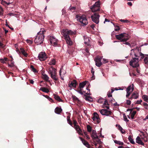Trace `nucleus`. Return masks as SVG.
<instances>
[{"label":"nucleus","mask_w":148,"mask_h":148,"mask_svg":"<svg viewBox=\"0 0 148 148\" xmlns=\"http://www.w3.org/2000/svg\"><path fill=\"white\" fill-rule=\"evenodd\" d=\"M100 6V1H98L96 2L90 9L92 12H94L99 10Z\"/></svg>","instance_id":"obj_7"},{"label":"nucleus","mask_w":148,"mask_h":148,"mask_svg":"<svg viewBox=\"0 0 148 148\" xmlns=\"http://www.w3.org/2000/svg\"><path fill=\"white\" fill-rule=\"evenodd\" d=\"M84 43L86 45H88L89 42V39L88 38L86 37V38L84 37Z\"/></svg>","instance_id":"obj_32"},{"label":"nucleus","mask_w":148,"mask_h":148,"mask_svg":"<svg viewBox=\"0 0 148 148\" xmlns=\"http://www.w3.org/2000/svg\"><path fill=\"white\" fill-rule=\"evenodd\" d=\"M67 121L68 123L71 125H72V123H71V121L70 120V119H67Z\"/></svg>","instance_id":"obj_57"},{"label":"nucleus","mask_w":148,"mask_h":148,"mask_svg":"<svg viewBox=\"0 0 148 148\" xmlns=\"http://www.w3.org/2000/svg\"><path fill=\"white\" fill-rule=\"evenodd\" d=\"M49 73L50 74L56 72V69L52 67L49 68Z\"/></svg>","instance_id":"obj_26"},{"label":"nucleus","mask_w":148,"mask_h":148,"mask_svg":"<svg viewBox=\"0 0 148 148\" xmlns=\"http://www.w3.org/2000/svg\"><path fill=\"white\" fill-rule=\"evenodd\" d=\"M87 130L88 132H91V127L89 125L87 126Z\"/></svg>","instance_id":"obj_43"},{"label":"nucleus","mask_w":148,"mask_h":148,"mask_svg":"<svg viewBox=\"0 0 148 148\" xmlns=\"http://www.w3.org/2000/svg\"><path fill=\"white\" fill-rule=\"evenodd\" d=\"M40 90H41L42 92L46 93H48L49 92V90L45 87H41L40 88Z\"/></svg>","instance_id":"obj_28"},{"label":"nucleus","mask_w":148,"mask_h":148,"mask_svg":"<svg viewBox=\"0 0 148 148\" xmlns=\"http://www.w3.org/2000/svg\"><path fill=\"white\" fill-rule=\"evenodd\" d=\"M142 101V100L141 99H140L137 101L136 103L138 104H140Z\"/></svg>","instance_id":"obj_58"},{"label":"nucleus","mask_w":148,"mask_h":148,"mask_svg":"<svg viewBox=\"0 0 148 148\" xmlns=\"http://www.w3.org/2000/svg\"><path fill=\"white\" fill-rule=\"evenodd\" d=\"M86 82H84L82 83H80L79 84V88L83 89L84 86L86 85Z\"/></svg>","instance_id":"obj_27"},{"label":"nucleus","mask_w":148,"mask_h":148,"mask_svg":"<svg viewBox=\"0 0 148 148\" xmlns=\"http://www.w3.org/2000/svg\"><path fill=\"white\" fill-rule=\"evenodd\" d=\"M91 137L94 139H95L98 138V136L97 135V133L95 131L93 130L92 132Z\"/></svg>","instance_id":"obj_21"},{"label":"nucleus","mask_w":148,"mask_h":148,"mask_svg":"<svg viewBox=\"0 0 148 148\" xmlns=\"http://www.w3.org/2000/svg\"><path fill=\"white\" fill-rule=\"evenodd\" d=\"M8 60V59L6 58H1L0 59V61L1 63H5V62Z\"/></svg>","instance_id":"obj_39"},{"label":"nucleus","mask_w":148,"mask_h":148,"mask_svg":"<svg viewBox=\"0 0 148 148\" xmlns=\"http://www.w3.org/2000/svg\"><path fill=\"white\" fill-rule=\"evenodd\" d=\"M127 4L130 6H132V3L131 2H129L127 3Z\"/></svg>","instance_id":"obj_63"},{"label":"nucleus","mask_w":148,"mask_h":148,"mask_svg":"<svg viewBox=\"0 0 148 148\" xmlns=\"http://www.w3.org/2000/svg\"><path fill=\"white\" fill-rule=\"evenodd\" d=\"M31 68L32 70L33 71L34 73L36 72V70L35 69L34 66L32 65L31 66Z\"/></svg>","instance_id":"obj_44"},{"label":"nucleus","mask_w":148,"mask_h":148,"mask_svg":"<svg viewBox=\"0 0 148 148\" xmlns=\"http://www.w3.org/2000/svg\"><path fill=\"white\" fill-rule=\"evenodd\" d=\"M45 97H46L48 99L49 101H53V99L51 98H50V97H49V96H47V95H46V96H45Z\"/></svg>","instance_id":"obj_53"},{"label":"nucleus","mask_w":148,"mask_h":148,"mask_svg":"<svg viewBox=\"0 0 148 148\" xmlns=\"http://www.w3.org/2000/svg\"><path fill=\"white\" fill-rule=\"evenodd\" d=\"M62 111V109L60 108H56L55 110V112L57 114H60Z\"/></svg>","instance_id":"obj_25"},{"label":"nucleus","mask_w":148,"mask_h":148,"mask_svg":"<svg viewBox=\"0 0 148 148\" xmlns=\"http://www.w3.org/2000/svg\"><path fill=\"white\" fill-rule=\"evenodd\" d=\"M66 72L63 69H61L59 72V74L61 79L64 80V77L65 76Z\"/></svg>","instance_id":"obj_14"},{"label":"nucleus","mask_w":148,"mask_h":148,"mask_svg":"<svg viewBox=\"0 0 148 148\" xmlns=\"http://www.w3.org/2000/svg\"><path fill=\"white\" fill-rule=\"evenodd\" d=\"M84 134L85 136H86V138L87 139H90V137L87 134V132H84Z\"/></svg>","instance_id":"obj_49"},{"label":"nucleus","mask_w":148,"mask_h":148,"mask_svg":"<svg viewBox=\"0 0 148 148\" xmlns=\"http://www.w3.org/2000/svg\"><path fill=\"white\" fill-rule=\"evenodd\" d=\"M120 29V28L119 26H116L115 27V30L116 31H118L119 29Z\"/></svg>","instance_id":"obj_54"},{"label":"nucleus","mask_w":148,"mask_h":148,"mask_svg":"<svg viewBox=\"0 0 148 148\" xmlns=\"http://www.w3.org/2000/svg\"><path fill=\"white\" fill-rule=\"evenodd\" d=\"M104 100L102 99H99L98 101V102L100 103H102L104 101Z\"/></svg>","instance_id":"obj_45"},{"label":"nucleus","mask_w":148,"mask_h":148,"mask_svg":"<svg viewBox=\"0 0 148 148\" xmlns=\"http://www.w3.org/2000/svg\"><path fill=\"white\" fill-rule=\"evenodd\" d=\"M104 101V103L103 105V107H105L108 109H109V107L108 106H107V105H108V101L106 100L105 101Z\"/></svg>","instance_id":"obj_34"},{"label":"nucleus","mask_w":148,"mask_h":148,"mask_svg":"<svg viewBox=\"0 0 148 148\" xmlns=\"http://www.w3.org/2000/svg\"><path fill=\"white\" fill-rule=\"evenodd\" d=\"M144 63L145 64L147 65L148 64V55L146 56H144Z\"/></svg>","instance_id":"obj_31"},{"label":"nucleus","mask_w":148,"mask_h":148,"mask_svg":"<svg viewBox=\"0 0 148 148\" xmlns=\"http://www.w3.org/2000/svg\"><path fill=\"white\" fill-rule=\"evenodd\" d=\"M143 141V140L141 139L140 136H137L136 138V142L140 145H144V144Z\"/></svg>","instance_id":"obj_16"},{"label":"nucleus","mask_w":148,"mask_h":148,"mask_svg":"<svg viewBox=\"0 0 148 148\" xmlns=\"http://www.w3.org/2000/svg\"><path fill=\"white\" fill-rule=\"evenodd\" d=\"M94 116L92 117V119L94 122H97L98 123H99L98 120L99 119V117L98 114L96 112H94L93 113Z\"/></svg>","instance_id":"obj_15"},{"label":"nucleus","mask_w":148,"mask_h":148,"mask_svg":"<svg viewBox=\"0 0 148 148\" xmlns=\"http://www.w3.org/2000/svg\"><path fill=\"white\" fill-rule=\"evenodd\" d=\"M142 98L145 101L148 103V96L144 95L143 96Z\"/></svg>","instance_id":"obj_35"},{"label":"nucleus","mask_w":148,"mask_h":148,"mask_svg":"<svg viewBox=\"0 0 148 148\" xmlns=\"http://www.w3.org/2000/svg\"><path fill=\"white\" fill-rule=\"evenodd\" d=\"M120 21L123 23H128L129 22L127 20H124L122 19H120Z\"/></svg>","instance_id":"obj_51"},{"label":"nucleus","mask_w":148,"mask_h":148,"mask_svg":"<svg viewBox=\"0 0 148 148\" xmlns=\"http://www.w3.org/2000/svg\"><path fill=\"white\" fill-rule=\"evenodd\" d=\"M114 142L116 144H118V145H123L124 144L123 143V142L117 140H114Z\"/></svg>","instance_id":"obj_38"},{"label":"nucleus","mask_w":148,"mask_h":148,"mask_svg":"<svg viewBox=\"0 0 148 148\" xmlns=\"http://www.w3.org/2000/svg\"><path fill=\"white\" fill-rule=\"evenodd\" d=\"M50 75L52 79L56 81L57 80L58 78L57 77V73L56 72L51 74Z\"/></svg>","instance_id":"obj_22"},{"label":"nucleus","mask_w":148,"mask_h":148,"mask_svg":"<svg viewBox=\"0 0 148 148\" xmlns=\"http://www.w3.org/2000/svg\"><path fill=\"white\" fill-rule=\"evenodd\" d=\"M136 113V111H133L131 113V118L132 119H134V117L135 114Z\"/></svg>","instance_id":"obj_41"},{"label":"nucleus","mask_w":148,"mask_h":148,"mask_svg":"<svg viewBox=\"0 0 148 148\" xmlns=\"http://www.w3.org/2000/svg\"><path fill=\"white\" fill-rule=\"evenodd\" d=\"M118 126V129L122 134H125V131L123 129L121 126L119 125H116V126Z\"/></svg>","instance_id":"obj_24"},{"label":"nucleus","mask_w":148,"mask_h":148,"mask_svg":"<svg viewBox=\"0 0 148 148\" xmlns=\"http://www.w3.org/2000/svg\"><path fill=\"white\" fill-rule=\"evenodd\" d=\"M82 89L78 88L77 89V90L76 91L81 94L82 95L83 94V93L82 92Z\"/></svg>","instance_id":"obj_42"},{"label":"nucleus","mask_w":148,"mask_h":148,"mask_svg":"<svg viewBox=\"0 0 148 148\" xmlns=\"http://www.w3.org/2000/svg\"><path fill=\"white\" fill-rule=\"evenodd\" d=\"M100 113L103 115L106 116H109L111 114V112L110 110H108L106 109H103L99 110Z\"/></svg>","instance_id":"obj_13"},{"label":"nucleus","mask_w":148,"mask_h":148,"mask_svg":"<svg viewBox=\"0 0 148 148\" xmlns=\"http://www.w3.org/2000/svg\"><path fill=\"white\" fill-rule=\"evenodd\" d=\"M112 93L110 91H109L107 93V95L108 97H112Z\"/></svg>","instance_id":"obj_48"},{"label":"nucleus","mask_w":148,"mask_h":148,"mask_svg":"<svg viewBox=\"0 0 148 148\" xmlns=\"http://www.w3.org/2000/svg\"><path fill=\"white\" fill-rule=\"evenodd\" d=\"M99 17L100 16L98 14L95 13L91 16V18L93 22L96 24H98L99 22Z\"/></svg>","instance_id":"obj_8"},{"label":"nucleus","mask_w":148,"mask_h":148,"mask_svg":"<svg viewBox=\"0 0 148 148\" xmlns=\"http://www.w3.org/2000/svg\"><path fill=\"white\" fill-rule=\"evenodd\" d=\"M134 89V85L132 84L129 86L126 89V96L127 98H128L130 95V94L133 92Z\"/></svg>","instance_id":"obj_9"},{"label":"nucleus","mask_w":148,"mask_h":148,"mask_svg":"<svg viewBox=\"0 0 148 148\" xmlns=\"http://www.w3.org/2000/svg\"><path fill=\"white\" fill-rule=\"evenodd\" d=\"M61 34L64 37L66 43L69 45H72V42L69 36V35H73L75 34V32L71 30L68 29H63L62 30Z\"/></svg>","instance_id":"obj_1"},{"label":"nucleus","mask_w":148,"mask_h":148,"mask_svg":"<svg viewBox=\"0 0 148 148\" xmlns=\"http://www.w3.org/2000/svg\"><path fill=\"white\" fill-rule=\"evenodd\" d=\"M21 51L22 54L25 56L26 57L27 55V54L25 52V51L23 48H21L20 49Z\"/></svg>","instance_id":"obj_36"},{"label":"nucleus","mask_w":148,"mask_h":148,"mask_svg":"<svg viewBox=\"0 0 148 148\" xmlns=\"http://www.w3.org/2000/svg\"><path fill=\"white\" fill-rule=\"evenodd\" d=\"M53 95L54 96V97L55 99L56 100L59 101H62V100L60 98V97L58 96L55 94H54Z\"/></svg>","instance_id":"obj_30"},{"label":"nucleus","mask_w":148,"mask_h":148,"mask_svg":"<svg viewBox=\"0 0 148 148\" xmlns=\"http://www.w3.org/2000/svg\"><path fill=\"white\" fill-rule=\"evenodd\" d=\"M45 31L43 29H41L40 31L37 33L34 40V42L37 45L41 44L43 41L44 38V34Z\"/></svg>","instance_id":"obj_3"},{"label":"nucleus","mask_w":148,"mask_h":148,"mask_svg":"<svg viewBox=\"0 0 148 148\" xmlns=\"http://www.w3.org/2000/svg\"><path fill=\"white\" fill-rule=\"evenodd\" d=\"M76 85V81L75 80H74L71 82V83L69 85V86L70 87H75Z\"/></svg>","instance_id":"obj_23"},{"label":"nucleus","mask_w":148,"mask_h":148,"mask_svg":"<svg viewBox=\"0 0 148 148\" xmlns=\"http://www.w3.org/2000/svg\"><path fill=\"white\" fill-rule=\"evenodd\" d=\"M128 139L130 141V142L132 144H134L135 143V142L133 139L132 137L131 136H130L128 137Z\"/></svg>","instance_id":"obj_37"},{"label":"nucleus","mask_w":148,"mask_h":148,"mask_svg":"<svg viewBox=\"0 0 148 148\" xmlns=\"http://www.w3.org/2000/svg\"><path fill=\"white\" fill-rule=\"evenodd\" d=\"M138 97V94L137 92H133L132 94L131 97L130 98V99H132L134 98L137 99Z\"/></svg>","instance_id":"obj_20"},{"label":"nucleus","mask_w":148,"mask_h":148,"mask_svg":"<svg viewBox=\"0 0 148 148\" xmlns=\"http://www.w3.org/2000/svg\"><path fill=\"white\" fill-rule=\"evenodd\" d=\"M141 134H139V136L141 139L143 140L144 142H147V132H145L144 133L142 131H140Z\"/></svg>","instance_id":"obj_10"},{"label":"nucleus","mask_w":148,"mask_h":148,"mask_svg":"<svg viewBox=\"0 0 148 148\" xmlns=\"http://www.w3.org/2000/svg\"><path fill=\"white\" fill-rule=\"evenodd\" d=\"M86 100L89 101H92V99L91 98V97H90V96H88L87 97H86Z\"/></svg>","instance_id":"obj_46"},{"label":"nucleus","mask_w":148,"mask_h":148,"mask_svg":"<svg viewBox=\"0 0 148 148\" xmlns=\"http://www.w3.org/2000/svg\"><path fill=\"white\" fill-rule=\"evenodd\" d=\"M147 119H148V115L144 119H143V120L145 121Z\"/></svg>","instance_id":"obj_64"},{"label":"nucleus","mask_w":148,"mask_h":148,"mask_svg":"<svg viewBox=\"0 0 148 148\" xmlns=\"http://www.w3.org/2000/svg\"><path fill=\"white\" fill-rule=\"evenodd\" d=\"M123 43L126 45H128L129 46H131L130 44L127 42H125V43Z\"/></svg>","instance_id":"obj_62"},{"label":"nucleus","mask_w":148,"mask_h":148,"mask_svg":"<svg viewBox=\"0 0 148 148\" xmlns=\"http://www.w3.org/2000/svg\"><path fill=\"white\" fill-rule=\"evenodd\" d=\"M42 77L46 81L48 80L49 77L47 75L45 74H42Z\"/></svg>","instance_id":"obj_33"},{"label":"nucleus","mask_w":148,"mask_h":148,"mask_svg":"<svg viewBox=\"0 0 148 148\" xmlns=\"http://www.w3.org/2000/svg\"><path fill=\"white\" fill-rule=\"evenodd\" d=\"M56 63V60L55 59H53L51 60L49 62V64L50 65H55Z\"/></svg>","instance_id":"obj_29"},{"label":"nucleus","mask_w":148,"mask_h":148,"mask_svg":"<svg viewBox=\"0 0 148 148\" xmlns=\"http://www.w3.org/2000/svg\"><path fill=\"white\" fill-rule=\"evenodd\" d=\"M95 25L94 24H92L90 25V27L92 29H94V28L95 27Z\"/></svg>","instance_id":"obj_59"},{"label":"nucleus","mask_w":148,"mask_h":148,"mask_svg":"<svg viewBox=\"0 0 148 148\" xmlns=\"http://www.w3.org/2000/svg\"><path fill=\"white\" fill-rule=\"evenodd\" d=\"M73 123L74 126V127H75L76 126H78V125H77V121L76 120H74L73 121Z\"/></svg>","instance_id":"obj_47"},{"label":"nucleus","mask_w":148,"mask_h":148,"mask_svg":"<svg viewBox=\"0 0 148 148\" xmlns=\"http://www.w3.org/2000/svg\"><path fill=\"white\" fill-rule=\"evenodd\" d=\"M79 138L82 141V142L84 144V145L86 146V147H87L88 148H89V144L88 143V142L86 141L85 140L83 139L81 137H79Z\"/></svg>","instance_id":"obj_19"},{"label":"nucleus","mask_w":148,"mask_h":148,"mask_svg":"<svg viewBox=\"0 0 148 148\" xmlns=\"http://www.w3.org/2000/svg\"><path fill=\"white\" fill-rule=\"evenodd\" d=\"M115 37L117 39L121 40V42H125L129 38L128 35L125 33L116 35Z\"/></svg>","instance_id":"obj_5"},{"label":"nucleus","mask_w":148,"mask_h":148,"mask_svg":"<svg viewBox=\"0 0 148 148\" xmlns=\"http://www.w3.org/2000/svg\"><path fill=\"white\" fill-rule=\"evenodd\" d=\"M131 102L129 100H126V104L128 105H130L131 103Z\"/></svg>","instance_id":"obj_52"},{"label":"nucleus","mask_w":148,"mask_h":148,"mask_svg":"<svg viewBox=\"0 0 148 148\" xmlns=\"http://www.w3.org/2000/svg\"><path fill=\"white\" fill-rule=\"evenodd\" d=\"M4 47L3 45L1 42H0V47L3 48Z\"/></svg>","instance_id":"obj_61"},{"label":"nucleus","mask_w":148,"mask_h":148,"mask_svg":"<svg viewBox=\"0 0 148 148\" xmlns=\"http://www.w3.org/2000/svg\"><path fill=\"white\" fill-rule=\"evenodd\" d=\"M75 129L77 131V132L79 135L83 136V134L82 133V131L81 129L80 128L79 126H76L75 127H74Z\"/></svg>","instance_id":"obj_18"},{"label":"nucleus","mask_w":148,"mask_h":148,"mask_svg":"<svg viewBox=\"0 0 148 148\" xmlns=\"http://www.w3.org/2000/svg\"><path fill=\"white\" fill-rule=\"evenodd\" d=\"M76 17L77 21H79L82 25L84 26L88 24V22L86 16L84 15L79 16L77 15Z\"/></svg>","instance_id":"obj_4"},{"label":"nucleus","mask_w":148,"mask_h":148,"mask_svg":"<svg viewBox=\"0 0 148 148\" xmlns=\"http://www.w3.org/2000/svg\"><path fill=\"white\" fill-rule=\"evenodd\" d=\"M27 42L29 43L30 44H31L32 43L33 41L32 40H30L28 39H27L26 40Z\"/></svg>","instance_id":"obj_55"},{"label":"nucleus","mask_w":148,"mask_h":148,"mask_svg":"<svg viewBox=\"0 0 148 148\" xmlns=\"http://www.w3.org/2000/svg\"><path fill=\"white\" fill-rule=\"evenodd\" d=\"M95 61L96 63V65L98 67H100L101 66L102 64L101 62V59L100 58L97 57L95 59Z\"/></svg>","instance_id":"obj_17"},{"label":"nucleus","mask_w":148,"mask_h":148,"mask_svg":"<svg viewBox=\"0 0 148 148\" xmlns=\"http://www.w3.org/2000/svg\"><path fill=\"white\" fill-rule=\"evenodd\" d=\"M94 72H95L93 68L92 67L91 68V73L92 75V77L91 78L93 79H95V77L94 75Z\"/></svg>","instance_id":"obj_40"},{"label":"nucleus","mask_w":148,"mask_h":148,"mask_svg":"<svg viewBox=\"0 0 148 148\" xmlns=\"http://www.w3.org/2000/svg\"><path fill=\"white\" fill-rule=\"evenodd\" d=\"M3 9L2 8V7L1 6V5H0V14H1L3 13Z\"/></svg>","instance_id":"obj_56"},{"label":"nucleus","mask_w":148,"mask_h":148,"mask_svg":"<svg viewBox=\"0 0 148 148\" xmlns=\"http://www.w3.org/2000/svg\"><path fill=\"white\" fill-rule=\"evenodd\" d=\"M49 40L52 45L56 46L57 45L58 40L53 36H50Z\"/></svg>","instance_id":"obj_11"},{"label":"nucleus","mask_w":148,"mask_h":148,"mask_svg":"<svg viewBox=\"0 0 148 148\" xmlns=\"http://www.w3.org/2000/svg\"><path fill=\"white\" fill-rule=\"evenodd\" d=\"M75 8L74 7H70L69 8V9L70 10H75Z\"/></svg>","instance_id":"obj_60"},{"label":"nucleus","mask_w":148,"mask_h":148,"mask_svg":"<svg viewBox=\"0 0 148 148\" xmlns=\"http://www.w3.org/2000/svg\"><path fill=\"white\" fill-rule=\"evenodd\" d=\"M132 57L133 59L130 62V65L132 66L133 68L138 66H139L138 63L139 59L138 58L134 57L133 56H132Z\"/></svg>","instance_id":"obj_6"},{"label":"nucleus","mask_w":148,"mask_h":148,"mask_svg":"<svg viewBox=\"0 0 148 148\" xmlns=\"http://www.w3.org/2000/svg\"><path fill=\"white\" fill-rule=\"evenodd\" d=\"M131 55L133 56L134 57L138 58L139 59L140 58V59L144 58V54L141 52V48L140 47H137L131 50Z\"/></svg>","instance_id":"obj_2"},{"label":"nucleus","mask_w":148,"mask_h":148,"mask_svg":"<svg viewBox=\"0 0 148 148\" xmlns=\"http://www.w3.org/2000/svg\"><path fill=\"white\" fill-rule=\"evenodd\" d=\"M47 57L44 52H40L39 54L38 58L40 61L45 60Z\"/></svg>","instance_id":"obj_12"},{"label":"nucleus","mask_w":148,"mask_h":148,"mask_svg":"<svg viewBox=\"0 0 148 148\" xmlns=\"http://www.w3.org/2000/svg\"><path fill=\"white\" fill-rule=\"evenodd\" d=\"M123 118L124 120L125 121L128 122L129 121V120L127 119V118L125 115V114L123 115Z\"/></svg>","instance_id":"obj_50"}]
</instances>
